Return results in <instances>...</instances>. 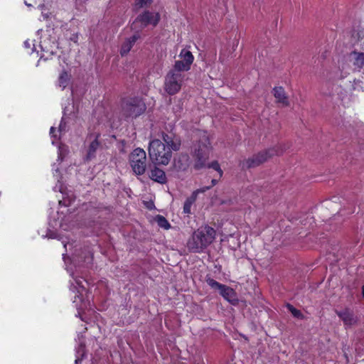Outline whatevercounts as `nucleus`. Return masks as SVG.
<instances>
[{
	"label": "nucleus",
	"mask_w": 364,
	"mask_h": 364,
	"mask_svg": "<svg viewBox=\"0 0 364 364\" xmlns=\"http://www.w3.org/2000/svg\"><path fill=\"white\" fill-rule=\"evenodd\" d=\"M163 143L159 139L150 141L148 151L150 159L158 165H167L171 159L172 151H178L181 147L178 137L163 134Z\"/></svg>",
	"instance_id": "obj_1"
},
{
	"label": "nucleus",
	"mask_w": 364,
	"mask_h": 364,
	"mask_svg": "<svg viewBox=\"0 0 364 364\" xmlns=\"http://www.w3.org/2000/svg\"><path fill=\"white\" fill-rule=\"evenodd\" d=\"M215 238V230L204 226L196 230L187 242L188 248L194 252H200L209 246Z\"/></svg>",
	"instance_id": "obj_2"
},
{
	"label": "nucleus",
	"mask_w": 364,
	"mask_h": 364,
	"mask_svg": "<svg viewBox=\"0 0 364 364\" xmlns=\"http://www.w3.org/2000/svg\"><path fill=\"white\" fill-rule=\"evenodd\" d=\"M197 136L198 139L194 144L192 152L196 159L195 168L199 169L205 166L209 158L212 147L209 134L206 132L198 131Z\"/></svg>",
	"instance_id": "obj_3"
},
{
	"label": "nucleus",
	"mask_w": 364,
	"mask_h": 364,
	"mask_svg": "<svg viewBox=\"0 0 364 364\" xmlns=\"http://www.w3.org/2000/svg\"><path fill=\"white\" fill-rule=\"evenodd\" d=\"M283 152V150L279 147H274L260 152L257 155H254L251 158L245 159L240 162V166L242 169L250 168L259 166L265 162L267 159L275 155H279Z\"/></svg>",
	"instance_id": "obj_4"
},
{
	"label": "nucleus",
	"mask_w": 364,
	"mask_h": 364,
	"mask_svg": "<svg viewBox=\"0 0 364 364\" xmlns=\"http://www.w3.org/2000/svg\"><path fill=\"white\" fill-rule=\"evenodd\" d=\"M184 77V74L173 68L165 77L164 90L170 95L178 93L181 89Z\"/></svg>",
	"instance_id": "obj_5"
},
{
	"label": "nucleus",
	"mask_w": 364,
	"mask_h": 364,
	"mask_svg": "<svg viewBox=\"0 0 364 364\" xmlns=\"http://www.w3.org/2000/svg\"><path fill=\"white\" fill-rule=\"evenodd\" d=\"M129 162L136 175L144 173L146 168V154L143 149H134L129 156Z\"/></svg>",
	"instance_id": "obj_6"
},
{
	"label": "nucleus",
	"mask_w": 364,
	"mask_h": 364,
	"mask_svg": "<svg viewBox=\"0 0 364 364\" xmlns=\"http://www.w3.org/2000/svg\"><path fill=\"white\" fill-rule=\"evenodd\" d=\"M146 109L145 104L139 98L129 99L122 104V112L126 117H136Z\"/></svg>",
	"instance_id": "obj_7"
},
{
	"label": "nucleus",
	"mask_w": 364,
	"mask_h": 364,
	"mask_svg": "<svg viewBox=\"0 0 364 364\" xmlns=\"http://www.w3.org/2000/svg\"><path fill=\"white\" fill-rule=\"evenodd\" d=\"M161 15L156 11H145L139 14L133 26L135 27L136 23H141V27L144 28L148 26L155 27L159 22Z\"/></svg>",
	"instance_id": "obj_8"
},
{
	"label": "nucleus",
	"mask_w": 364,
	"mask_h": 364,
	"mask_svg": "<svg viewBox=\"0 0 364 364\" xmlns=\"http://www.w3.org/2000/svg\"><path fill=\"white\" fill-rule=\"evenodd\" d=\"M179 58L180 60L175 62L173 69L180 72L189 70L194 60L191 52L186 49H182Z\"/></svg>",
	"instance_id": "obj_9"
},
{
	"label": "nucleus",
	"mask_w": 364,
	"mask_h": 364,
	"mask_svg": "<svg viewBox=\"0 0 364 364\" xmlns=\"http://www.w3.org/2000/svg\"><path fill=\"white\" fill-rule=\"evenodd\" d=\"M83 282H86V281L80 279H75V284H72V287L74 289L73 291H77L78 294L75 296L73 302L76 304V307L80 310H82L85 308L82 304L79 306L77 304V299H79L80 301H82L80 296H82L83 291H85V287L83 284Z\"/></svg>",
	"instance_id": "obj_10"
},
{
	"label": "nucleus",
	"mask_w": 364,
	"mask_h": 364,
	"mask_svg": "<svg viewBox=\"0 0 364 364\" xmlns=\"http://www.w3.org/2000/svg\"><path fill=\"white\" fill-rule=\"evenodd\" d=\"M149 177L151 180L161 184H164L166 182V176L165 172L156 166H154L150 168L149 171Z\"/></svg>",
	"instance_id": "obj_11"
},
{
	"label": "nucleus",
	"mask_w": 364,
	"mask_h": 364,
	"mask_svg": "<svg viewBox=\"0 0 364 364\" xmlns=\"http://www.w3.org/2000/svg\"><path fill=\"white\" fill-rule=\"evenodd\" d=\"M337 315L343 321L346 327H350L355 325L358 319L354 314L349 310H344L342 311H337Z\"/></svg>",
	"instance_id": "obj_12"
},
{
	"label": "nucleus",
	"mask_w": 364,
	"mask_h": 364,
	"mask_svg": "<svg viewBox=\"0 0 364 364\" xmlns=\"http://www.w3.org/2000/svg\"><path fill=\"white\" fill-rule=\"evenodd\" d=\"M348 60L353 65L355 69H360L364 66V53L351 52L348 55Z\"/></svg>",
	"instance_id": "obj_13"
},
{
	"label": "nucleus",
	"mask_w": 364,
	"mask_h": 364,
	"mask_svg": "<svg viewBox=\"0 0 364 364\" xmlns=\"http://www.w3.org/2000/svg\"><path fill=\"white\" fill-rule=\"evenodd\" d=\"M97 137H98V136H97V135H90L88 137L90 144L88 146L87 154L86 155L87 160L92 159L95 155V152L100 145L99 141L97 140Z\"/></svg>",
	"instance_id": "obj_14"
},
{
	"label": "nucleus",
	"mask_w": 364,
	"mask_h": 364,
	"mask_svg": "<svg viewBox=\"0 0 364 364\" xmlns=\"http://www.w3.org/2000/svg\"><path fill=\"white\" fill-rule=\"evenodd\" d=\"M139 38V34H134L130 38H127L122 44L120 50L122 55H127L132 49L135 42Z\"/></svg>",
	"instance_id": "obj_15"
},
{
	"label": "nucleus",
	"mask_w": 364,
	"mask_h": 364,
	"mask_svg": "<svg viewBox=\"0 0 364 364\" xmlns=\"http://www.w3.org/2000/svg\"><path fill=\"white\" fill-rule=\"evenodd\" d=\"M274 96L277 99V102L281 103L284 106L289 105V101L286 96L284 90L282 87H276L273 90Z\"/></svg>",
	"instance_id": "obj_16"
},
{
	"label": "nucleus",
	"mask_w": 364,
	"mask_h": 364,
	"mask_svg": "<svg viewBox=\"0 0 364 364\" xmlns=\"http://www.w3.org/2000/svg\"><path fill=\"white\" fill-rule=\"evenodd\" d=\"M220 294L225 299L229 302L235 301V292L232 288L229 287L223 284V287L220 290Z\"/></svg>",
	"instance_id": "obj_17"
},
{
	"label": "nucleus",
	"mask_w": 364,
	"mask_h": 364,
	"mask_svg": "<svg viewBox=\"0 0 364 364\" xmlns=\"http://www.w3.org/2000/svg\"><path fill=\"white\" fill-rule=\"evenodd\" d=\"M70 75L65 70H63L58 80V85L62 89H65L70 83Z\"/></svg>",
	"instance_id": "obj_18"
},
{
	"label": "nucleus",
	"mask_w": 364,
	"mask_h": 364,
	"mask_svg": "<svg viewBox=\"0 0 364 364\" xmlns=\"http://www.w3.org/2000/svg\"><path fill=\"white\" fill-rule=\"evenodd\" d=\"M198 196V192H193L191 196L188 197L183 205V213L186 214H190L191 211V207L196 202Z\"/></svg>",
	"instance_id": "obj_19"
},
{
	"label": "nucleus",
	"mask_w": 364,
	"mask_h": 364,
	"mask_svg": "<svg viewBox=\"0 0 364 364\" xmlns=\"http://www.w3.org/2000/svg\"><path fill=\"white\" fill-rule=\"evenodd\" d=\"M156 221L159 227L163 228L166 230L169 229L171 227L169 223L164 216L157 215L156 217Z\"/></svg>",
	"instance_id": "obj_20"
},
{
	"label": "nucleus",
	"mask_w": 364,
	"mask_h": 364,
	"mask_svg": "<svg viewBox=\"0 0 364 364\" xmlns=\"http://www.w3.org/2000/svg\"><path fill=\"white\" fill-rule=\"evenodd\" d=\"M206 282H207V284L212 288V289H218L219 291L220 290V289L223 287V284H220L219 282H218L217 281L211 279V278H208L206 279Z\"/></svg>",
	"instance_id": "obj_21"
},
{
	"label": "nucleus",
	"mask_w": 364,
	"mask_h": 364,
	"mask_svg": "<svg viewBox=\"0 0 364 364\" xmlns=\"http://www.w3.org/2000/svg\"><path fill=\"white\" fill-rule=\"evenodd\" d=\"M287 307L288 310L292 314V315L296 318H301L302 314L301 311L296 309H295L292 305L287 304Z\"/></svg>",
	"instance_id": "obj_22"
},
{
	"label": "nucleus",
	"mask_w": 364,
	"mask_h": 364,
	"mask_svg": "<svg viewBox=\"0 0 364 364\" xmlns=\"http://www.w3.org/2000/svg\"><path fill=\"white\" fill-rule=\"evenodd\" d=\"M209 168H212L215 169L216 171L219 173L220 176L223 175V171L220 167V165L218 161H213L210 164L208 165Z\"/></svg>",
	"instance_id": "obj_23"
},
{
	"label": "nucleus",
	"mask_w": 364,
	"mask_h": 364,
	"mask_svg": "<svg viewBox=\"0 0 364 364\" xmlns=\"http://www.w3.org/2000/svg\"><path fill=\"white\" fill-rule=\"evenodd\" d=\"M151 2V0H136V6L138 8H142L147 6Z\"/></svg>",
	"instance_id": "obj_24"
},
{
	"label": "nucleus",
	"mask_w": 364,
	"mask_h": 364,
	"mask_svg": "<svg viewBox=\"0 0 364 364\" xmlns=\"http://www.w3.org/2000/svg\"><path fill=\"white\" fill-rule=\"evenodd\" d=\"M24 47L26 49H28V50L30 49L31 50V52H33L34 50V45L32 43V41H30L29 40H27L24 42Z\"/></svg>",
	"instance_id": "obj_25"
},
{
	"label": "nucleus",
	"mask_w": 364,
	"mask_h": 364,
	"mask_svg": "<svg viewBox=\"0 0 364 364\" xmlns=\"http://www.w3.org/2000/svg\"><path fill=\"white\" fill-rule=\"evenodd\" d=\"M210 188V186H206V187H203L202 188L197 189V190L194 191L193 192H198V195L200 193L205 192L206 191L209 190Z\"/></svg>",
	"instance_id": "obj_26"
},
{
	"label": "nucleus",
	"mask_w": 364,
	"mask_h": 364,
	"mask_svg": "<svg viewBox=\"0 0 364 364\" xmlns=\"http://www.w3.org/2000/svg\"><path fill=\"white\" fill-rule=\"evenodd\" d=\"M92 259V255L90 252H87V255L85 257V262L90 263Z\"/></svg>",
	"instance_id": "obj_27"
},
{
	"label": "nucleus",
	"mask_w": 364,
	"mask_h": 364,
	"mask_svg": "<svg viewBox=\"0 0 364 364\" xmlns=\"http://www.w3.org/2000/svg\"><path fill=\"white\" fill-rule=\"evenodd\" d=\"M54 132H55V129H54V127H52L50 128V135H51V136H52V137L55 138V137H57V136H56L55 134H54Z\"/></svg>",
	"instance_id": "obj_28"
},
{
	"label": "nucleus",
	"mask_w": 364,
	"mask_h": 364,
	"mask_svg": "<svg viewBox=\"0 0 364 364\" xmlns=\"http://www.w3.org/2000/svg\"><path fill=\"white\" fill-rule=\"evenodd\" d=\"M178 162L175 161V166H176L177 168H178V169L184 168H183V167H182L181 166L178 165Z\"/></svg>",
	"instance_id": "obj_29"
},
{
	"label": "nucleus",
	"mask_w": 364,
	"mask_h": 364,
	"mask_svg": "<svg viewBox=\"0 0 364 364\" xmlns=\"http://www.w3.org/2000/svg\"><path fill=\"white\" fill-rule=\"evenodd\" d=\"M59 151H60V154H59V159H60L62 160V158H61V155H62V147H59Z\"/></svg>",
	"instance_id": "obj_30"
},
{
	"label": "nucleus",
	"mask_w": 364,
	"mask_h": 364,
	"mask_svg": "<svg viewBox=\"0 0 364 364\" xmlns=\"http://www.w3.org/2000/svg\"><path fill=\"white\" fill-rule=\"evenodd\" d=\"M42 14L45 16V18H48V15L46 12H44L43 11H42Z\"/></svg>",
	"instance_id": "obj_31"
},
{
	"label": "nucleus",
	"mask_w": 364,
	"mask_h": 364,
	"mask_svg": "<svg viewBox=\"0 0 364 364\" xmlns=\"http://www.w3.org/2000/svg\"><path fill=\"white\" fill-rule=\"evenodd\" d=\"M212 186H215L217 183V181L215 179L212 180Z\"/></svg>",
	"instance_id": "obj_32"
},
{
	"label": "nucleus",
	"mask_w": 364,
	"mask_h": 364,
	"mask_svg": "<svg viewBox=\"0 0 364 364\" xmlns=\"http://www.w3.org/2000/svg\"><path fill=\"white\" fill-rule=\"evenodd\" d=\"M63 130V126L62 124H60V126H59V132H61Z\"/></svg>",
	"instance_id": "obj_33"
},
{
	"label": "nucleus",
	"mask_w": 364,
	"mask_h": 364,
	"mask_svg": "<svg viewBox=\"0 0 364 364\" xmlns=\"http://www.w3.org/2000/svg\"><path fill=\"white\" fill-rule=\"evenodd\" d=\"M362 296L364 298V285L362 287Z\"/></svg>",
	"instance_id": "obj_34"
},
{
	"label": "nucleus",
	"mask_w": 364,
	"mask_h": 364,
	"mask_svg": "<svg viewBox=\"0 0 364 364\" xmlns=\"http://www.w3.org/2000/svg\"><path fill=\"white\" fill-rule=\"evenodd\" d=\"M183 159H185V160H187V157L186 156H183Z\"/></svg>",
	"instance_id": "obj_35"
}]
</instances>
